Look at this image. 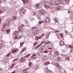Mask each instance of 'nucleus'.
Returning a JSON list of instances; mask_svg holds the SVG:
<instances>
[{
    "instance_id": "obj_23",
    "label": "nucleus",
    "mask_w": 73,
    "mask_h": 73,
    "mask_svg": "<svg viewBox=\"0 0 73 73\" xmlns=\"http://www.w3.org/2000/svg\"><path fill=\"white\" fill-rule=\"evenodd\" d=\"M46 19L47 22H49V21H50V18H47Z\"/></svg>"
},
{
    "instance_id": "obj_12",
    "label": "nucleus",
    "mask_w": 73,
    "mask_h": 73,
    "mask_svg": "<svg viewBox=\"0 0 73 73\" xmlns=\"http://www.w3.org/2000/svg\"><path fill=\"white\" fill-rule=\"evenodd\" d=\"M48 4L49 5H51V6H53L54 5L53 2H52L51 1H49L48 3Z\"/></svg>"
},
{
    "instance_id": "obj_62",
    "label": "nucleus",
    "mask_w": 73,
    "mask_h": 73,
    "mask_svg": "<svg viewBox=\"0 0 73 73\" xmlns=\"http://www.w3.org/2000/svg\"><path fill=\"white\" fill-rule=\"evenodd\" d=\"M48 73H51V71H49L48 72Z\"/></svg>"
},
{
    "instance_id": "obj_47",
    "label": "nucleus",
    "mask_w": 73,
    "mask_h": 73,
    "mask_svg": "<svg viewBox=\"0 0 73 73\" xmlns=\"http://www.w3.org/2000/svg\"><path fill=\"white\" fill-rule=\"evenodd\" d=\"M37 43L36 42H35V43H34V46H35L36 45H37Z\"/></svg>"
},
{
    "instance_id": "obj_8",
    "label": "nucleus",
    "mask_w": 73,
    "mask_h": 73,
    "mask_svg": "<svg viewBox=\"0 0 73 73\" xmlns=\"http://www.w3.org/2000/svg\"><path fill=\"white\" fill-rule=\"evenodd\" d=\"M56 8L58 10H62V7L61 6H58L56 7Z\"/></svg>"
},
{
    "instance_id": "obj_40",
    "label": "nucleus",
    "mask_w": 73,
    "mask_h": 73,
    "mask_svg": "<svg viewBox=\"0 0 73 73\" xmlns=\"http://www.w3.org/2000/svg\"><path fill=\"white\" fill-rule=\"evenodd\" d=\"M29 66H31V65H32V62H30L29 63Z\"/></svg>"
},
{
    "instance_id": "obj_39",
    "label": "nucleus",
    "mask_w": 73,
    "mask_h": 73,
    "mask_svg": "<svg viewBox=\"0 0 73 73\" xmlns=\"http://www.w3.org/2000/svg\"><path fill=\"white\" fill-rule=\"evenodd\" d=\"M44 53H48V51L45 50L44 51Z\"/></svg>"
},
{
    "instance_id": "obj_18",
    "label": "nucleus",
    "mask_w": 73,
    "mask_h": 73,
    "mask_svg": "<svg viewBox=\"0 0 73 73\" xmlns=\"http://www.w3.org/2000/svg\"><path fill=\"white\" fill-rule=\"evenodd\" d=\"M0 45L2 46H4L5 45V44H3V43L2 42V41H0Z\"/></svg>"
},
{
    "instance_id": "obj_16",
    "label": "nucleus",
    "mask_w": 73,
    "mask_h": 73,
    "mask_svg": "<svg viewBox=\"0 0 73 73\" xmlns=\"http://www.w3.org/2000/svg\"><path fill=\"white\" fill-rule=\"evenodd\" d=\"M18 51V50L16 49H15L12 51V53H15V52H17Z\"/></svg>"
},
{
    "instance_id": "obj_1",
    "label": "nucleus",
    "mask_w": 73,
    "mask_h": 73,
    "mask_svg": "<svg viewBox=\"0 0 73 73\" xmlns=\"http://www.w3.org/2000/svg\"><path fill=\"white\" fill-rule=\"evenodd\" d=\"M44 35L45 34H42L41 35H40V36H36L35 38L36 40H38V39H42V37H43Z\"/></svg>"
},
{
    "instance_id": "obj_28",
    "label": "nucleus",
    "mask_w": 73,
    "mask_h": 73,
    "mask_svg": "<svg viewBox=\"0 0 73 73\" xmlns=\"http://www.w3.org/2000/svg\"><path fill=\"white\" fill-rule=\"evenodd\" d=\"M35 33L36 34V35H37L39 33V31H35Z\"/></svg>"
},
{
    "instance_id": "obj_61",
    "label": "nucleus",
    "mask_w": 73,
    "mask_h": 73,
    "mask_svg": "<svg viewBox=\"0 0 73 73\" xmlns=\"http://www.w3.org/2000/svg\"><path fill=\"white\" fill-rule=\"evenodd\" d=\"M1 21H2L1 19V18H0V23H1Z\"/></svg>"
},
{
    "instance_id": "obj_63",
    "label": "nucleus",
    "mask_w": 73,
    "mask_h": 73,
    "mask_svg": "<svg viewBox=\"0 0 73 73\" xmlns=\"http://www.w3.org/2000/svg\"><path fill=\"white\" fill-rule=\"evenodd\" d=\"M27 70V68H25L24 70H23V71H24V70Z\"/></svg>"
},
{
    "instance_id": "obj_22",
    "label": "nucleus",
    "mask_w": 73,
    "mask_h": 73,
    "mask_svg": "<svg viewBox=\"0 0 73 73\" xmlns=\"http://www.w3.org/2000/svg\"><path fill=\"white\" fill-rule=\"evenodd\" d=\"M36 13L35 12H32L31 13V15H36Z\"/></svg>"
},
{
    "instance_id": "obj_56",
    "label": "nucleus",
    "mask_w": 73,
    "mask_h": 73,
    "mask_svg": "<svg viewBox=\"0 0 73 73\" xmlns=\"http://www.w3.org/2000/svg\"><path fill=\"white\" fill-rule=\"evenodd\" d=\"M18 38V37H17V36H15V39H17V38Z\"/></svg>"
},
{
    "instance_id": "obj_57",
    "label": "nucleus",
    "mask_w": 73,
    "mask_h": 73,
    "mask_svg": "<svg viewBox=\"0 0 73 73\" xmlns=\"http://www.w3.org/2000/svg\"><path fill=\"white\" fill-rule=\"evenodd\" d=\"M38 20H41V18H40V17H38Z\"/></svg>"
},
{
    "instance_id": "obj_50",
    "label": "nucleus",
    "mask_w": 73,
    "mask_h": 73,
    "mask_svg": "<svg viewBox=\"0 0 73 73\" xmlns=\"http://www.w3.org/2000/svg\"><path fill=\"white\" fill-rule=\"evenodd\" d=\"M69 0H65V2H66V3L69 2Z\"/></svg>"
},
{
    "instance_id": "obj_24",
    "label": "nucleus",
    "mask_w": 73,
    "mask_h": 73,
    "mask_svg": "<svg viewBox=\"0 0 73 73\" xmlns=\"http://www.w3.org/2000/svg\"><path fill=\"white\" fill-rule=\"evenodd\" d=\"M32 36H36V34L35 32H33L32 33Z\"/></svg>"
},
{
    "instance_id": "obj_30",
    "label": "nucleus",
    "mask_w": 73,
    "mask_h": 73,
    "mask_svg": "<svg viewBox=\"0 0 73 73\" xmlns=\"http://www.w3.org/2000/svg\"><path fill=\"white\" fill-rule=\"evenodd\" d=\"M58 20L57 18H55L54 19V21H55V22H57V21H58Z\"/></svg>"
},
{
    "instance_id": "obj_20",
    "label": "nucleus",
    "mask_w": 73,
    "mask_h": 73,
    "mask_svg": "<svg viewBox=\"0 0 73 73\" xmlns=\"http://www.w3.org/2000/svg\"><path fill=\"white\" fill-rule=\"evenodd\" d=\"M6 32L7 33H10V29H7L6 30Z\"/></svg>"
},
{
    "instance_id": "obj_36",
    "label": "nucleus",
    "mask_w": 73,
    "mask_h": 73,
    "mask_svg": "<svg viewBox=\"0 0 73 73\" xmlns=\"http://www.w3.org/2000/svg\"><path fill=\"white\" fill-rule=\"evenodd\" d=\"M39 5H39V4H37L36 5V7L37 8H38L39 7Z\"/></svg>"
},
{
    "instance_id": "obj_19",
    "label": "nucleus",
    "mask_w": 73,
    "mask_h": 73,
    "mask_svg": "<svg viewBox=\"0 0 73 73\" xmlns=\"http://www.w3.org/2000/svg\"><path fill=\"white\" fill-rule=\"evenodd\" d=\"M44 49V48L43 47L40 48V52L41 53H42L43 52V50Z\"/></svg>"
},
{
    "instance_id": "obj_14",
    "label": "nucleus",
    "mask_w": 73,
    "mask_h": 73,
    "mask_svg": "<svg viewBox=\"0 0 73 73\" xmlns=\"http://www.w3.org/2000/svg\"><path fill=\"white\" fill-rule=\"evenodd\" d=\"M27 49V48L26 47H25L23 48V49H22V50L21 51V52H20V53H22L23 52H24L25 50H26Z\"/></svg>"
},
{
    "instance_id": "obj_54",
    "label": "nucleus",
    "mask_w": 73,
    "mask_h": 73,
    "mask_svg": "<svg viewBox=\"0 0 73 73\" xmlns=\"http://www.w3.org/2000/svg\"><path fill=\"white\" fill-rule=\"evenodd\" d=\"M24 44V43L23 42L22 43H21L20 45V46H21L22 45H23V44Z\"/></svg>"
},
{
    "instance_id": "obj_49",
    "label": "nucleus",
    "mask_w": 73,
    "mask_h": 73,
    "mask_svg": "<svg viewBox=\"0 0 73 73\" xmlns=\"http://www.w3.org/2000/svg\"><path fill=\"white\" fill-rule=\"evenodd\" d=\"M59 31H55L54 32V33H57L58 32H59Z\"/></svg>"
},
{
    "instance_id": "obj_52",
    "label": "nucleus",
    "mask_w": 73,
    "mask_h": 73,
    "mask_svg": "<svg viewBox=\"0 0 73 73\" xmlns=\"http://www.w3.org/2000/svg\"><path fill=\"white\" fill-rule=\"evenodd\" d=\"M2 12H3V11H2V10H0V15L1 13H2Z\"/></svg>"
},
{
    "instance_id": "obj_37",
    "label": "nucleus",
    "mask_w": 73,
    "mask_h": 73,
    "mask_svg": "<svg viewBox=\"0 0 73 73\" xmlns=\"http://www.w3.org/2000/svg\"><path fill=\"white\" fill-rule=\"evenodd\" d=\"M41 44H39V45H38L37 47H35V48L37 49V48H38V47H39V46H41Z\"/></svg>"
},
{
    "instance_id": "obj_13",
    "label": "nucleus",
    "mask_w": 73,
    "mask_h": 73,
    "mask_svg": "<svg viewBox=\"0 0 73 73\" xmlns=\"http://www.w3.org/2000/svg\"><path fill=\"white\" fill-rule=\"evenodd\" d=\"M22 1L23 2L24 4H25V3H28L29 1L28 0H22Z\"/></svg>"
},
{
    "instance_id": "obj_25",
    "label": "nucleus",
    "mask_w": 73,
    "mask_h": 73,
    "mask_svg": "<svg viewBox=\"0 0 73 73\" xmlns=\"http://www.w3.org/2000/svg\"><path fill=\"white\" fill-rule=\"evenodd\" d=\"M61 60V58L60 57H58V58H57V61H60Z\"/></svg>"
},
{
    "instance_id": "obj_32",
    "label": "nucleus",
    "mask_w": 73,
    "mask_h": 73,
    "mask_svg": "<svg viewBox=\"0 0 73 73\" xmlns=\"http://www.w3.org/2000/svg\"><path fill=\"white\" fill-rule=\"evenodd\" d=\"M43 59L44 60H45L46 59V56H43Z\"/></svg>"
},
{
    "instance_id": "obj_26",
    "label": "nucleus",
    "mask_w": 73,
    "mask_h": 73,
    "mask_svg": "<svg viewBox=\"0 0 73 73\" xmlns=\"http://www.w3.org/2000/svg\"><path fill=\"white\" fill-rule=\"evenodd\" d=\"M16 19H17L16 17L14 16L13 17V20H16Z\"/></svg>"
},
{
    "instance_id": "obj_33",
    "label": "nucleus",
    "mask_w": 73,
    "mask_h": 73,
    "mask_svg": "<svg viewBox=\"0 0 73 73\" xmlns=\"http://www.w3.org/2000/svg\"><path fill=\"white\" fill-rule=\"evenodd\" d=\"M50 64V62H47L46 63H44V65H48V64Z\"/></svg>"
},
{
    "instance_id": "obj_60",
    "label": "nucleus",
    "mask_w": 73,
    "mask_h": 73,
    "mask_svg": "<svg viewBox=\"0 0 73 73\" xmlns=\"http://www.w3.org/2000/svg\"><path fill=\"white\" fill-rule=\"evenodd\" d=\"M65 33H68V31H65Z\"/></svg>"
},
{
    "instance_id": "obj_4",
    "label": "nucleus",
    "mask_w": 73,
    "mask_h": 73,
    "mask_svg": "<svg viewBox=\"0 0 73 73\" xmlns=\"http://www.w3.org/2000/svg\"><path fill=\"white\" fill-rule=\"evenodd\" d=\"M40 11L41 14H42V15H44V14L46 13V11L44 9L40 10Z\"/></svg>"
},
{
    "instance_id": "obj_7",
    "label": "nucleus",
    "mask_w": 73,
    "mask_h": 73,
    "mask_svg": "<svg viewBox=\"0 0 73 73\" xmlns=\"http://www.w3.org/2000/svg\"><path fill=\"white\" fill-rule=\"evenodd\" d=\"M56 66H57V68L58 69H61V66L60 65H59L58 64H56Z\"/></svg>"
},
{
    "instance_id": "obj_58",
    "label": "nucleus",
    "mask_w": 73,
    "mask_h": 73,
    "mask_svg": "<svg viewBox=\"0 0 73 73\" xmlns=\"http://www.w3.org/2000/svg\"><path fill=\"white\" fill-rule=\"evenodd\" d=\"M22 27H24L25 26L24 24H23L21 25Z\"/></svg>"
},
{
    "instance_id": "obj_41",
    "label": "nucleus",
    "mask_w": 73,
    "mask_h": 73,
    "mask_svg": "<svg viewBox=\"0 0 73 73\" xmlns=\"http://www.w3.org/2000/svg\"><path fill=\"white\" fill-rule=\"evenodd\" d=\"M50 44V42H49L47 43H45V44Z\"/></svg>"
},
{
    "instance_id": "obj_43",
    "label": "nucleus",
    "mask_w": 73,
    "mask_h": 73,
    "mask_svg": "<svg viewBox=\"0 0 73 73\" xmlns=\"http://www.w3.org/2000/svg\"><path fill=\"white\" fill-rule=\"evenodd\" d=\"M11 54V53H9L8 54H7V55H6V57H9V55H10V54Z\"/></svg>"
},
{
    "instance_id": "obj_29",
    "label": "nucleus",
    "mask_w": 73,
    "mask_h": 73,
    "mask_svg": "<svg viewBox=\"0 0 73 73\" xmlns=\"http://www.w3.org/2000/svg\"><path fill=\"white\" fill-rule=\"evenodd\" d=\"M45 8L46 9H48L49 8V7L47 5H45L44 6Z\"/></svg>"
},
{
    "instance_id": "obj_11",
    "label": "nucleus",
    "mask_w": 73,
    "mask_h": 73,
    "mask_svg": "<svg viewBox=\"0 0 73 73\" xmlns=\"http://www.w3.org/2000/svg\"><path fill=\"white\" fill-rule=\"evenodd\" d=\"M56 5H58L59 4H60V1H57L55 2Z\"/></svg>"
},
{
    "instance_id": "obj_6",
    "label": "nucleus",
    "mask_w": 73,
    "mask_h": 73,
    "mask_svg": "<svg viewBox=\"0 0 73 73\" xmlns=\"http://www.w3.org/2000/svg\"><path fill=\"white\" fill-rule=\"evenodd\" d=\"M20 62H25V57L21 58L20 60Z\"/></svg>"
},
{
    "instance_id": "obj_53",
    "label": "nucleus",
    "mask_w": 73,
    "mask_h": 73,
    "mask_svg": "<svg viewBox=\"0 0 73 73\" xmlns=\"http://www.w3.org/2000/svg\"><path fill=\"white\" fill-rule=\"evenodd\" d=\"M14 65H15V64H13L12 65L11 67V68H12V67H13V66H14Z\"/></svg>"
},
{
    "instance_id": "obj_46",
    "label": "nucleus",
    "mask_w": 73,
    "mask_h": 73,
    "mask_svg": "<svg viewBox=\"0 0 73 73\" xmlns=\"http://www.w3.org/2000/svg\"><path fill=\"white\" fill-rule=\"evenodd\" d=\"M55 54H56V55H57V56H58V52H55Z\"/></svg>"
},
{
    "instance_id": "obj_48",
    "label": "nucleus",
    "mask_w": 73,
    "mask_h": 73,
    "mask_svg": "<svg viewBox=\"0 0 73 73\" xmlns=\"http://www.w3.org/2000/svg\"><path fill=\"white\" fill-rule=\"evenodd\" d=\"M15 67L16 68V70H18V69H19V67H18V66H16Z\"/></svg>"
},
{
    "instance_id": "obj_64",
    "label": "nucleus",
    "mask_w": 73,
    "mask_h": 73,
    "mask_svg": "<svg viewBox=\"0 0 73 73\" xmlns=\"http://www.w3.org/2000/svg\"><path fill=\"white\" fill-rule=\"evenodd\" d=\"M70 12H71V11H68V13H70Z\"/></svg>"
},
{
    "instance_id": "obj_10",
    "label": "nucleus",
    "mask_w": 73,
    "mask_h": 73,
    "mask_svg": "<svg viewBox=\"0 0 73 73\" xmlns=\"http://www.w3.org/2000/svg\"><path fill=\"white\" fill-rule=\"evenodd\" d=\"M5 25H3V28L2 29V31L3 32H4L5 31V29H6L5 28Z\"/></svg>"
},
{
    "instance_id": "obj_31",
    "label": "nucleus",
    "mask_w": 73,
    "mask_h": 73,
    "mask_svg": "<svg viewBox=\"0 0 73 73\" xmlns=\"http://www.w3.org/2000/svg\"><path fill=\"white\" fill-rule=\"evenodd\" d=\"M66 60H67V61H68L70 60V58L69 57H67L66 58Z\"/></svg>"
},
{
    "instance_id": "obj_17",
    "label": "nucleus",
    "mask_w": 73,
    "mask_h": 73,
    "mask_svg": "<svg viewBox=\"0 0 73 73\" xmlns=\"http://www.w3.org/2000/svg\"><path fill=\"white\" fill-rule=\"evenodd\" d=\"M19 29L20 30V32H22L23 31V29H22L21 27H19Z\"/></svg>"
},
{
    "instance_id": "obj_3",
    "label": "nucleus",
    "mask_w": 73,
    "mask_h": 73,
    "mask_svg": "<svg viewBox=\"0 0 73 73\" xmlns=\"http://www.w3.org/2000/svg\"><path fill=\"white\" fill-rule=\"evenodd\" d=\"M25 13V9L23 8H21L20 9V14L21 15H23V14Z\"/></svg>"
},
{
    "instance_id": "obj_55",
    "label": "nucleus",
    "mask_w": 73,
    "mask_h": 73,
    "mask_svg": "<svg viewBox=\"0 0 73 73\" xmlns=\"http://www.w3.org/2000/svg\"><path fill=\"white\" fill-rule=\"evenodd\" d=\"M35 28H36V27H33L32 28V29L33 30V29H35Z\"/></svg>"
},
{
    "instance_id": "obj_2",
    "label": "nucleus",
    "mask_w": 73,
    "mask_h": 73,
    "mask_svg": "<svg viewBox=\"0 0 73 73\" xmlns=\"http://www.w3.org/2000/svg\"><path fill=\"white\" fill-rule=\"evenodd\" d=\"M11 24V21L9 20H7L4 24L5 26H6L7 25H9V24Z\"/></svg>"
},
{
    "instance_id": "obj_9",
    "label": "nucleus",
    "mask_w": 73,
    "mask_h": 73,
    "mask_svg": "<svg viewBox=\"0 0 73 73\" xmlns=\"http://www.w3.org/2000/svg\"><path fill=\"white\" fill-rule=\"evenodd\" d=\"M32 55V56H31V58H33V59H35V58H36V57H36V54H33L32 53L31 54Z\"/></svg>"
},
{
    "instance_id": "obj_34",
    "label": "nucleus",
    "mask_w": 73,
    "mask_h": 73,
    "mask_svg": "<svg viewBox=\"0 0 73 73\" xmlns=\"http://www.w3.org/2000/svg\"><path fill=\"white\" fill-rule=\"evenodd\" d=\"M42 23H44V21H39L38 23L39 24H42Z\"/></svg>"
},
{
    "instance_id": "obj_5",
    "label": "nucleus",
    "mask_w": 73,
    "mask_h": 73,
    "mask_svg": "<svg viewBox=\"0 0 73 73\" xmlns=\"http://www.w3.org/2000/svg\"><path fill=\"white\" fill-rule=\"evenodd\" d=\"M19 34V31H17L14 32L13 34V36H16Z\"/></svg>"
},
{
    "instance_id": "obj_51",
    "label": "nucleus",
    "mask_w": 73,
    "mask_h": 73,
    "mask_svg": "<svg viewBox=\"0 0 73 73\" xmlns=\"http://www.w3.org/2000/svg\"><path fill=\"white\" fill-rule=\"evenodd\" d=\"M2 12H3V11H2V10H0V15L1 13H2Z\"/></svg>"
},
{
    "instance_id": "obj_59",
    "label": "nucleus",
    "mask_w": 73,
    "mask_h": 73,
    "mask_svg": "<svg viewBox=\"0 0 73 73\" xmlns=\"http://www.w3.org/2000/svg\"><path fill=\"white\" fill-rule=\"evenodd\" d=\"M48 49H52V48H48Z\"/></svg>"
},
{
    "instance_id": "obj_45",
    "label": "nucleus",
    "mask_w": 73,
    "mask_h": 73,
    "mask_svg": "<svg viewBox=\"0 0 73 73\" xmlns=\"http://www.w3.org/2000/svg\"><path fill=\"white\" fill-rule=\"evenodd\" d=\"M17 59L16 58V59H15L13 61V62H14V61H17Z\"/></svg>"
},
{
    "instance_id": "obj_44",
    "label": "nucleus",
    "mask_w": 73,
    "mask_h": 73,
    "mask_svg": "<svg viewBox=\"0 0 73 73\" xmlns=\"http://www.w3.org/2000/svg\"><path fill=\"white\" fill-rule=\"evenodd\" d=\"M44 23H48V22H47V21H46V19H45V20H44Z\"/></svg>"
},
{
    "instance_id": "obj_42",
    "label": "nucleus",
    "mask_w": 73,
    "mask_h": 73,
    "mask_svg": "<svg viewBox=\"0 0 73 73\" xmlns=\"http://www.w3.org/2000/svg\"><path fill=\"white\" fill-rule=\"evenodd\" d=\"M30 54H29L28 55H27V56H25V57L26 58L28 57H29V56H30Z\"/></svg>"
},
{
    "instance_id": "obj_38",
    "label": "nucleus",
    "mask_w": 73,
    "mask_h": 73,
    "mask_svg": "<svg viewBox=\"0 0 73 73\" xmlns=\"http://www.w3.org/2000/svg\"><path fill=\"white\" fill-rule=\"evenodd\" d=\"M45 70L46 71V72H48V70H48V68L47 67H46Z\"/></svg>"
},
{
    "instance_id": "obj_21",
    "label": "nucleus",
    "mask_w": 73,
    "mask_h": 73,
    "mask_svg": "<svg viewBox=\"0 0 73 73\" xmlns=\"http://www.w3.org/2000/svg\"><path fill=\"white\" fill-rule=\"evenodd\" d=\"M5 7H1V9H3V11H6V9H5Z\"/></svg>"
},
{
    "instance_id": "obj_35",
    "label": "nucleus",
    "mask_w": 73,
    "mask_h": 73,
    "mask_svg": "<svg viewBox=\"0 0 73 73\" xmlns=\"http://www.w3.org/2000/svg\"><path fill=\"white\" fill-rule=\"evenodd\" d=\"M60 37H62V38H63V35H62V34L61 33H60Z\"/></svg>"
},
{
    "instance_id": "obj_15",
    "label": "nucleus",
    "mask_w": 73,
    "mask_h": 73,
    "mask_svg": "<svg viewBox=\"0 0 73 73\" xmlns=\"http://www.w3.org/2000/svg\"><path fill=\"white\" fill-rule=\"evenodd\" d=\"M50 35V33H48L46 36V38H48V37H49V36Z\"/></svg>"
},
{
    "instance_id": "obj_27",
    "label": "nucleus",
    "mask_w": 73,
    "mask_h": 73,
    "mask_svg": "<svg viewBox=\"0 0 73 73\" xmlns=\"http://www.w3.org/2000/svg\"><path fill=\"white\" fill-rule=\"evenodd\" d=\"M60 43V44H61L62 45H64V42H63V41H61Z\"/></svg>"
}]
</instances>
